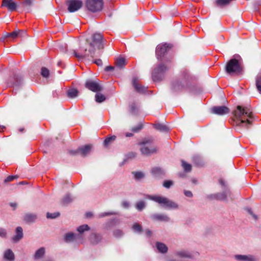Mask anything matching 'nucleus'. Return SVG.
Returning <instances> with one entry per match:
<instances>
[{
  "instance_id": "338daca9",
  "label": "nucleus",
  "mask_w": 261,
  "mask_h": 261,
  "mask_svg": "<svg viewBox=\"0 0 261 261\" xmlns=\"http://www.w3.org/2000/svg\"><path fill=\"white\" fill-rule=\"evenodd\" d=\"M87 217H90L92 215V214L90 213H88L86 214Z\"/></svg>"
},
{
  "instance_id": "2f4dec72",
  "label": "nucleus",
  "mask_w": 261,
  "mask_h": 261,
  "mask_svg": "<svg viewBox=\"0 0 261 261\" xmlns=\"http://www.w3.org/2000/svg\"><path fill=\"white\" fill-rule=\"evenodd\" d=\"M45 253V250L43 248H41L38 249L35 253V258L36 259H38L42 257Z\"/></svg>"
},
{
  "instance_id": "a19ab883",
  "label": "nucleus",
  "mask_w": 261,
  "mask_h": 261,
  "mask_svg": "<svg viewBox=\"0 0 261 261\" xmlns=\"http://www.w3.org/2000/svg\"><path fill=\"white\" fill-rule=\"evenodd\" d=\"M116 139L115 136H113L110 137L106 138L104 141V144L106 146H107L111 142L115 140Z\"/></svg>"
},
{
  "instance_id": "a18cd8bd",
  "label": "nucleus",
  "mask_w": 261,
  "mask_h": 261,
  "mask_svg": "<svg viewBox=\"0 0 261 261\" xmlns=\"http://www.w3.org/2000/svg\"><path fill=\"white\" fill-rule=\"evenodd\" d=\"M34 0H24L22 2L25 7H30L33 3Z\"/></svg>"
},
{
  "instance_id": "393cba45",
  "label": "nucleus",
  "mask_w": 261,
  "mask_h": 261,
  "mask_svg": "<svg viewBox=\"0 0 261 261\" xmlns=\"http://www.w3.org/2000/svg\"><path fill=\"white\" fill-rule=\"evenodd\" d=\"M37 216L34 214H27L24 216L23 220L27 223H32L35 221Z\"/></svg>"
},
{
  "instance_id": "9d476101",
  "label": "nucleus",
  "mask_w": 261,
  "mask_h": 261,
  "mask_svg": "<svg viewBox=\"0 0 261 261\" xmlns=\"http://www.w3.org/2000/svg\"><path fill=\"white\" fill-rule=\"evenodd\" d=\"M91 148V145H86L78 148L77 150H71L69 151V153L73 155L80 154L81 156H85L90 152Z\"/></svg>"
},
{
  "instance_id": "6ab92c4d",
  "label": "nucleus",
  "mask_w": 261,
  "mask_h": 261,
  "mask_svg": "<svg viewBox=\"0 0 261 261\" xmlns=\"http://www.w3.org/2000/svg\"><path fill=\"white\" fill-rule=\"evenodd\" d=\"M133 85L136 90L140 93L145 92L146 91V88L142 87L141 85L138 83V80L136 77H134L132 80Z\"/></svg>"
},
{
  "instance_id": "603ef678",
  "label": "nucleus",
  "mask_w": 261,
  "mask_h": 261,
  "mask_svg": "<svg viewBox=\"0 0 261 261\" xmlns=\"http://www.w3.org/2000/svg\"><path fill=\"white\" fill-rule=\"evenodd\" d=\"M184 193L188 197H192L193 196V194L190 191L184 190Z\"/></svg>"
},
{
  "instance_id": "774afa93",
  "label": "nucleus",
  "mask_w": 261,
  "mask_h": 261,
  "mask_svg": "<svg viewBox=\"0 0 261 261\" xmlns=\"http://www.w3.org/2000/svg\"><path fill=\"white\" fill-rule=\"evenodd\" d=\"M10 33H6V35H5V37H10Z\"/></svg>"
},
{
  "instance_id": "69168bd1",
  "label": "nucleus",
  "mask_w": 261,
  "mask_h": 261,
  "mask_svg": "<svg viewBox=\"0 0 261 261\" xmlns=\"http://www.w3.org/2000/svg\"><path fill=\"white\" fill-rule=\"evenodd\" d=\"M133 135L132 133H126L125 135L126 137H132Z\"/></svg>"
},
{
  "instance_id": "ea45409f",
  "label": "nucleus",
  "mask_w": 261,
  "mask_h": 261,
  "mask_svg": "<svg viewBox=\"0 0 261 261\" xmlns=\"http://www.w3.org/2000/svg\"><path fill=\"white\" fill-rule=\"evenodd\" d=\"M72 200V198L71 196L69 194H67L65 195L64 198L63 199V202L64 204L68 203L70 202H71Z\"/></svg>"
},
{
  "instance_id": "e433bc0d",
  "label": "nucleus",
  "mask_w": 261,
  "mask_h": 261,
  "mask_svg": "<svg viewBox=\"0 0 261 261\" xmlns=\"http://www.w3.org/2000/svg\"><path fill=\"white\" fill-rule=\"evenodd\" d=\"M60 213L59 212H55L53 213H47L46 214V217L48 219H55L59 217Z\"/></svg>"
},
{
  "instance_id": "1a4fd4ad",
  "label": "nucleus",
  "mask_w": 261,
  "mask_h": 261,
  "mask_svg": "<svg viewBox=\"0 0 261 261\" xmlns=\"http://www.w3.org/2000/svg\"><path fill=\"white\" fill-rule=\"evenodd\" d=\"M66 3L68 6V10L71 13L78 11L83 6L81 0H67Z\"/></svg>"
},
{
  "instance_id": "c03bdc74",
  "label": "nucleus",
  "mask_w": 261,
  "mask_h": 261,
  "mask_svg": "<svg viewBox=\"0 0 261 261\" xmlns=\"http://www.w3.org/2000/svg\"><path fill=\"white\" fill-rule=\"evenodd\" d=\"M116 214H117V213L116 212H108V213L105 212V213H100L99 215V217H106L107 216L113 215H116Z\"/></svg>"
},
{
  "instance_id": "f257e3e1",
  "label": "nucleus",
  "mask_w": 261,
  "mask_h": 261,
  "mask_svg": "<svg viewBox=\"0 0 261 261\" xmlns=\"http://www.w3.org/2000/svg\"><path fill=\"white\" fill-rule=\"evenodd\" d=\"M234 115L237 125L248 128L251 124L252 114L249 108L238 106L234 111Z\"/></svg>"
},
{
  "instance_id": "c9c22d12",
  "label": "nucleus",
  "mask_w": 261,
  "mask_h": 261,
  "mask_svg": "<svg viewBox=\"0 0 261 261\" xmlns=\"http://www.w3.org/2000/svg\"><path fill=\"white\" fill-rule=\"evenodd\" d=\"M89 229H90V227L87 224H84V225H81L77 228V230L80 233L84 232L85 231H88Z\"/></svg>"
},
{
  "instance_id": "b1692460",
  "label": "nucleus",
  "mask_w": 261,
  "mask_h": 261,
  "mask_svg": "<svg viewBox=\"0 0 261 261\" xmlns=\"http://www.w3.org/2000/svg\"><path fill=\"white\" fill-rule=\"evenodd\" d=\"M156 247L158 250L161 253H166L168 250V247L164 243L161 242H156Z\"/></svg>"
},
{
  "instance_id": "f3484780",
  "label": "nucleus",
  "mask_w": 261,
  "mask_h": 261,
  "mask_svg": "<svg viewBox=\"0 0 261 261\" xmlns=\"http://www.w3.org/2000/svg\"><path fill=\"white\" fill-rule=\"evenodd\" d=\"M151 218L154 221L168 222L170 220L169 217L163 214H154L151 216Z\"/></svg>"
},
{
  "instance_id": "7c9ffc66",
  "label": "nucleus",
  "mask_w": 261,
  "mask_h": 261,
  "mask_svg": "<svg viewBox=\"0 0 261 261\" xmlns=\"http://www.w3.org/2000/svg\"><path fill=\"white\" fill-rule=\"evenodd\" d=\"M116 65L118 67H122L125 65V60L123 58H119L115 61Z\"/></svg>"
},
{
  "instance_id": "864d4df0",
  "label": "nucleus",
  "mask_w": 261,
  "mask_h": 261,
  "mask_svg": "<svg viewBox=\"0 0 261 261\" xmlns=\"http://www.w3.org/2000/svg\"><path fill=\"white\" fill-rule=\"evenodd\" d=\"M17 176H9L8 177H7L6 179H5V182H7L11 181L13 180L14 178H17Z\"/></svg>"
},
{
  "instance_id": "473e14b6",
  "label": "nucleus",
  "mask_w": 261,
  "mask_h": 261,
  "mask_svg": "<svg viewBox=\"0 0 261 261\" xmlns=\"http://www.w3.org/2000/svg\"><path fill=\"white\" fill-rule=\"evenodd\" d=\"M232 0H216V4L218 6L224 7L228 5Z\"/></svg>"
},
{
  "instance_id": "20e7f679",
  "label": "nucleus",
  "mask_w": 261,
  "mask_h": 261,
  "mask_svg": "<svg viewBox=\"0 0 261 261\" xmlns=\"http://www.w3.org/2000/svg\"><path fill=\"white\" fill-rule=\"evenodd\" d=\"M140 150L141 153L145 155H150L156 151V148L152 143V141L150 139H145L139 143Z\"/></svg>"
},
{
  "instance_id": "0e129e2a",
  "label": "nucleus",
  "mask_w": 261,
  "mask_h": 261,
  "mask_svg": "<svg viewBox=\"0 0 261 261\" xmlns=\"http://www.w3.org/2000/svg\"><path fill=\"white\" fill-rule=\"evenodd\" d=\"M219 182H220V184L222 186H225L224 181L223 180H222V179H220V180H219Z\"/></svg>"
},
{
  "instance_id": "09e8293b",
  "label": "nucleus",
  "mask_w": 261,
  "mask_h": 261,
  "mask_svg": "<svg viewBox=\"0 0 261 261\" xmlns=\"http://www.w3.org/2000/svg\"><path fill=\"white\" fill-rule=\"evenodd\" d=\"M143 127L142 124H139L137 126L132 128V130L135 133H137L140 131Z\"/></svg>"
},
{
  "instance_id": "13d9d810",
  "label": "nucleus",
  "mask_w": 261,
  "mask_h": 261,
  "mask_svg": "<svg viewBox=\"0 0 261 261\" xmlns=\"http://www.w3.org/2000/svg\"><path fill=\"white\" fill-rule=\"evenodd\" d=\"M94 63L98 66H101L102 64V61L100 59H97L94 61Z\"/></svg>"
},
{
  "instance_id": "7ed1b4c3",
  "label": "nucleus",
  "mask_w": 261,
  "mask_h": 261,
  "mask_svg": "<svg viewBox=\"0 0 261 261\" xmlns=\"http://www.w3.org/2000/svg\"><path fill=\"white\" fill-rule=\"evenodd\" d=\"M226 72L230 74H238L242 71V67L240 60L234 58L228 61L226 65Z\"/></svg>"
},
{
  "instance_id": "37998d69",
  "label": "nucleus",
  "mask_w": 261,
  "mask_h": 261,
  "mask_svg": "<svg viewBox=\"0 0 261 261\" xmlns=\"http://www.w3.org/2000/svg\"><path fill=\"white\" fill-rule=\"evenodd\" d=\"M163 185L165 188L168 189L173 185V182L171 180H165L164 181Z\"/></svg>"
},
{
  "instance_id": "aec40b11",
  "label": "nucleus",
  "mask_w": 261,
  "mask_h": 261,
  "mask_svg": "<svg viewBox=\"0 0 261 261\" xmlns=\"http://www.w3.org/2000/svg\"><path fill=\"white\" fill-rule=\"evenodd\" d=\"M23 237V230L22 228L18 226L16 228V234L13 237L12 240L14 242H17L20 241Z\"/></svg>"
},
{
  "instance_id": "bb28decb",
  "label": "nucleus",
  "mask_w": 261,
  "mask_h": 261,
  "mask_svg": "<svg viewBox=\"0 0 261 261\" xmlns=\"http://www.w3.org/2000/svg\"><path fill=\"white\" fill-rule=\"evenodd\" d=\"M154 127L156 129L162 132H168L170 130L167 126L161 123L154 124Z\"/></svg>"
},
{
  "instance_id": "39448f33",
  "label": "nucleus",
  "mask_w": 261,
  "mask_h": 261,
  "mask_svg": "<svg viewBox=\"0 0 261 261\" xmlns=\"http://www.w3.org/2000/svg\"><path fill=\"white\" fill-rule=\"evenodd\" d=\"M90 45L91 48L89 49V52L91 57H93V54L95 48L100 49L103 47L102 35L100 34H94L92 38V42L90 43Z\"/></svg>"
},
{
  "instance_id": "79ce46f5",
  "label": "nucleus",
  "mask_w": 261,
  "mask_h": 261,
  "mask_svg": "<svg viewBox=\"0 0 261 261\" xmlns=\"http://www.w3.org/2000/svg\"><path fill=\"white\" fill-rule=\"evenodd\" d=\"M133 230L137 232H140L142 231L141 226L138 223H135L133 226Z\"/></svg>"
},
{
  "instance_id": "412c9836",
  "label": "nucleus",
  "mask_w": 261,
  "mask_h": 261,
  "mask_svg": "<svg viewBox=\"0 0 261 261\" xmlns=\"http://www.w3.org/2000/svg\"><path fill=\"white\" fill-rule=\"evenodd\" d=\"M151 173L154 177L160 178L165 174V171L161 168L154 167L152 169Z\"/></svg>"
},
{
  "instance_id": "bf43d9fd",
  "label": "nucleus",
  "mask_w": 261,
  "mask_h": 261,
  "mask_svg": "<svg viewBox=\"0 0 261 261\" xmlns=\"http://www.w3.org/2000/svg\"><path fill=\"white\" fill-rule=\"evenodd\" d=\"M136 109H137V108L136 107L135 105H132L131 107V111L132 113L134 114H135L136 113Z\"/></svg>"
},
{
  "instance_id": "cd10ccee",
  "label": "nucleus",
  "mask_w": 261,
  "mask_h": 261,
  "mask_svg": "<svg viewBox=\"0 0 261 261\" xmlns=\"http://www.w3.org/2000/svg\"><path fill=\"white\" fill-rule=\"evenodd\" d=\"M79 91L76 89H70L67 91V95L70 98H74L77 96Z\"/></svg>"
},
{
  "instance_id": "052dcab7",
  "label": "nucleus",
  "mask_w": 261,
  "mask_h": 261,
  "mask_svg": "<svg viewBox=\"0 0 261 261\" xmlns=\"http://www.w3.org/2000/svg\"><path fill=\"white\" fill-rule=\"evenodd\" d=\"M114 69V67L113 66H109L106 67V70L107 71H112Z\"/></svg>"
},
{
  "instance_id": "a211bd4d",
  "label": "nucleus",
  "mask_w": 261,
  "mask_h": 261,
  "mask_svg": "<svg viewBox=\"0 0 261 261\" xmlns=\"http://www.w3.org/2000/svg\"><path fill=\"white\" fill-rule=\"evenodd\" d=\"M2 6L6 7L10 11L16 10L17 5L13 0H3Z\"/></svg>"
},
{
  "instance_id": "58836bf2",
  "label": "nucleus",
  "mask_w": 261,
  "mask_h": 261,
  "mask_svg": "<svg viewBox=\"0 0 261 261\" xmlns=\"http://www.w3.org/2000/svg\"><path fill=\"white\" fill-rule=\"evenodd\" d=\"M145 203L142 201L138 202L136 205V208L139 211H141L145 207Z\"/></svg>"
},
{
  "instance_id": "f8f14e48",
  "label": "nucleus",
  "mask_w": 261,
  "mask_h": 261,
  "mask_svg": "<svg viewBox=\"0 0 261 261\" xmlns=\"http://www.w3.org/2000/svg\"><path fill=\"white\" fill-rule=\"evenodd\" d=\"M171 47L170 44L165 43L164 44H159L156 48V55L157 58L159 59L164 56L167 50Z\"/></svg>"
},
{
  "instance_id": "de8ad7c7",
  "label": "nucleus",
  "mask_w": 261,
  "mask_h": 261,
  "mask_svg": "<svg viewBox=\"0 0 261 261\" xmlns=\"http://www.w3.org/2000/svg\"><path fill=\"white\" fill-rule=\"evenodd\" d=\"M20 32V30H17V31H15L12 33H10V37H11L13 39L16 38V37H17L18 36Z\"/></svg>"
},
{
  "instance_id": "5701e85b",
  "label": "nucleus",
  "mask_w": 261,
  "mask_h": 261,
  "mask_svg": "<svg viewBox=\"0 0 261 261\" xmlns=\"http://www.w3.org/2000/svg\"><path fill=\"white\" fill-rule=\"evenodd\" d=\"M102 239V237L100 234L92 233L90 237V241L93 244H98Z\"/></svg>"
},
{
  "instance_id": "4be33fe9",
  "label": "nucleus",
  "mask_w": 261,
  "mask_h": 261,
  "mask_svg": "<svg viewBox=\"0 0 261 261\" xmlns=\"http://www.w3.org/2000/svg\"><path fill=\"white\" fill-rule=\"evenodd\" d=\"M4 258L8 261H14L15 255L11 249H7L4 253Z\"/></svg>"
},
{
  "instance_id": "8fccbe9b",
  "label": "nucleus",
  "mask_w": 261,
  "mask_h": 261,
  "mask_svg": "<svg viewBox=\"0 0 261 261\" xmlns=\"http://www.w3.org/2000/svg\"><path fill=\"white\" fill-rule=\"evenodd\" d=\"M113 233L116 237H120L123 235L122 231L119 229L115 230Z\"/></svg>"
},
{
  "instance_id": "5fc2aeb1",
  "label": "nucleus",
  "mask_w": 261,
  "mask_h": 261,
  "mask_svg": "<svg viewBox=\"0 0 261 261\" xmlns=\"http://www.w3.org/2000/svg\"><path fill=\"white\" fill-rule=\"evenodd\" d=\"M121 205L122 206H123L124 208H128V207L129 206V203L128 201H123L121 203Z\"/></svg>"
},
{
  "instance_id": "4d7b16f0",
  "label": "nucleus",
  "mask_w": 261,
  "mask_h": 261,
  "mask_svg": "<svg viewBox=\"0 0 261 261\" xmlns=\"http://www.w3.org/2000/svg\"><path fill=\"white\" fill-rule=\"evenodd\" d=\"M6 234V230L2 228H0V236L2 237H5Z\"/></svg>"
},
{
  "instance_id": "4c0bfd02",
  "label": "nucleus",
  "mask_w": 261,
  "mask_h": 261,
  "mask_svg": "<svg viewBox=\"0 0 261 261\" xmlns=\"http://www.w3.org/2000/svg\"><path fill=\"white\" fill-rule=\"evenodd\" d=\"M41 74L43 77H47L49 74V70L45 67H42L41 70Z\"/></svg>"
},
{
  "instance_id": "0eeeda50",
  "label": "nucleus",
  "mask_w": 261,
  "mask_h": 261,
  "mask_svg": "<svg viewBox=\"0 0 261 261\" xmlns=\"http://www.w3.org/2000/svg\"><path fill=\"white\" fill-rule=\"evenodd\" d=\"M86 5L88 10L96 12L102 10L103 3L102 0H87Z\"/></svg>"
},
{
  "instance_id": "c756f323",
  "label": "nucleus",
  "mask_w": 261,
  "mask_h": 261,
  "mask_svg": "<svg viewBox=\"0 0 261 261\" xmlns=\"http://www.w3.org/2000/svg\"><path fill=\"white\" fill-rule=\"evenodd\" d=\"M95 97V101L98 103L103 102L106 100V97L105 95L101 93H99L98 92L96 94Z\"/></svg>"
},
{
  "instance_id": "c85d7f7f",
  "label": "nucleus",
  "mask_w": 261,
  "mask_h": 261,
  "mask_svg": "<svg viewBox=\"0 0 261 261\" xmlns=\"http://www.w3.org/2000/svg\"><path fill=\"white\" fill-rule=\"evenodd\" d=\"M133 174L135 179L137 180H140L145 177L144 173L141 171L133 172Z\"/></svg>"
},
{
  "instance_id": "e2e57ef3",
  "label": "nucleus",
  "mask_w": 261,
  "mask_h": 261,
  "mask_svg": "<svg viewBox=\"0 0 261 261\" xmlns=\"http://www.w3.org/2000/svg\"><path fill=\"white\" fill-rule=\"evenodd\" d=\"M10 205H11V206H12L14 208H15L16 207V206H17V204L15 203H10Z\"/></svg>"
},
{
  "instance_id": "49530a36",
  "label": "nucleus",
  "mask_w": 261,
  "mask_h": 261,
  "mask_svg": "<svg viewBox=\"0 0 261 261\" xmlns=\"http://www.w3.org/2000/svg\"><path fill=\"white\" fill-rule=\"evenodd\" d=\"M73 55L74 56L77 58V59H83L87 55H87L86 54H85V55H81V54H78L76 53V51L75 50H73Z\"/></svg>"
},
{
  "instance_id": "a878e982",
  "label": "nucleus",
  "mask_w": 261,
  "mask_h": 261,
  "mask_svg": "<svg viewBox=\"0 0 261 261\" xmlns=\"http://www.w3.org/2000/svg\"><path fill=\"white\" fill-rule=\"evenodd\" d=\"M76 235L72 232L66 233L64 236V240L67 243L73 242L75 239Z\"/></svg>"
},
{
  "instance_id": "6e6d98bb",
  "label": "nucleus",
  "mask_w": 261,
  "mask_h": 261,
  "mask_svg": "<svg viewBox=\"0 0 261 261\" xmlns=\"http://www.w3.org/2000/svg\"><path fill=\"white\" fill-rule=\"evenodd\" d=\"M247 212L254 218V219H257V216L253 213L252 210L250 208H247Z\"/></svg>"
},
{
  "instance_id": "ddd939ff",
  "label": "nucleus",
  "mask_w": 261,
  "mask_h": 261,
  "mask_svg": "<svg viewBox=\"0 0 261 261\" xmlns=\"http://www.w3.org/2000/svg\"><path fill=\"white\" fill-rule=\"evenodd\" d=\"M188 86V84H185V82L176 81L172 85V90L174 92H179L185 90Z\"/></svg>"
},
{
  "instance_id": "dca6fc26",
  "label": "nucleus",
  "mask_w": 261,
  "mask_h": 261,
  "mask_svg": "<svg viewBox=\"0 0 261 261\" xmlns=\"http://www.w3.org/2000/svg\"><path fill=\"white\" fill-rule=\"evenodd\" d=\"M230 195V192L228 190H225L222 193L214 194L211 195V197L220 200H225L228 196Z\"/></svg>"
},
{
  "instance_id": "680f3d73",
  "label": "nucleus",
  "mask_w": 261,
  "mask_h": 261,
  "mask_svg": "<svg viewBox=\"0 0 261 261\" xmlns=\"http://www.w3.org/2000/svg\"><path fill=\"white\" fill-rule=\"evenodd\" d=\"M151 231L150 230H146V234L147 237H149L151 235Z\"/></svg>"
},
{
  "instance_id": "3c124183",
  "label": "nucleus",
  "mask_w": 261,
  "mask_h": 261,
  "mask_svg": "<svg viewBox=\"0 0 261 261\" xmlns=\"http://www.w3.org/2000/svg\"><path fill=\"white\" fill-rule=\"evenodd\" d=\"M15 79L16 80V82L13 84H10V86H12L13 87H17V86H19V85H20V84H21L20 80H18L17 77H15Z\"/></svg>"
},
{
  "instance_id": "6e6552de",
  "label": "nucleus",
  "mask_w": 261,
  "mask_h": 261,
  "mask_svg": "<svg viewBox=\"0 0 261 261\" xmlns=\"http://www.w3.org/2000/svg\"><path fill=\"white\" fill-rule=\"evenodd\" d=\"M85 87L89 90L98 92L103 90V87L99 83L98 81H93L91 80H87L85 83Z\"/></svg>"
},
{
  "instance_id": "9b49d317",
  "label": "nucleus",
  "mask_w": 261,
  "mask_h": 261,
  "mask_svg": "<svg viewBox=\"0 0 261 261\" xmlns=\"http://www.w3.org/2000/svg\"><path fill=\"white\" fill-rule=\"evenodd\" d=\"M196 254L198 253H195ZM174 255L176 257L188 259H194L195 257V253L186 249L178 250L175 252Z\"/></svg>"
},
{
  "instance_id": "423d86ee",
  "label": "nucleus",
  "mask_w": 261,
  "mask_h": 261,
  "mask_svg": "<svg viewBox=\"0 0 261 261\" xmlns=\"http://www.w3.org/2000/svg\"><path fill=\"white\" fill-rule=\"evenodd\" d=\"M169 67L163 64H160L155 67L152 72V76L153 80L158 81L162 80L163 74L168 70Z\"/></svg>"
},
{
  "instance_id": "4468645a",
  "label": "nucleus",
  "mask_w": 261,
  "mask_h": 261,
  "mask_svg": "<svg viewBox=\"0 0 261 261\" xmlns=\"http://www.w3.org/2000/svg\"><path fill=\"white\" fill-rule=\"evenodd\" d=\"M212 111L213 113L219 115H223L229 113V109L225 106H217L212 108Z\"/></svg>"
},
{
  "instance_id": "2eb2a0df",
  "label": "nucleus",
  "mask_w": 261,
  "mask_h": 261,
  "mask_svg": "<svg viewBox=\"0 0 261 261\" xmlns=\"http://www.w3.org/2000/svg\"><path fill=\"white\" fill-rule=\"evenodd\" d=\"M234 259L238 261H256V258L252 255L237 254L234 256Z\"/></svg>"
},
{
  "instance_id": "f03ea898",
  "label": "nucleus",
  "mask_w": 261,
  "mask_h": 261,
  "mask_svg": "<svg viewBox=\"0 0 261 261\" xmlns=\"http://www.w3.org/2000/svg\"><path fill=\"white\" fill-rule=\"evenodd\" d=\"M148 198L166 208L174 210H177L179 208V205L177 203L165 197L156 195L148 196Z\"/></svg>"
},
{
  "instance_id": "72a5a7b5",
  "label": "nucleus",
  "mask_w": 261,
  "mask_h": 261,
  "mask_svg": "<svg viewBox=\"0 0 261 261\" xmlns=\"http://www.w3.org/2000/svg\"><path fill=\"white\" fill-rule=\"evenodd\" d=\"M181 166L186 172H190L192 169L191 164L187 163L184 161H181Z\"/></svg>"
},
{
  "instance_id": "f704fd0d",
  "label": "nucleus",
  "mask_w": 261,
  "mask_h": 261,
  "mask_svg": "<svg viewBox=\"0 0 261 261\" xmlns=\"http://www.w3.org/2000/svg\"><path fill=\"white\" fill-rule=\"evenodd\" d=\"M256 86L257 90L261 93V72L256 77Z\"/></svg>"
}]
</instances>
